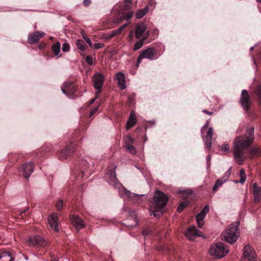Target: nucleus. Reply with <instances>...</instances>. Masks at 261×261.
Listing matches in <instances>:
<instances>
[{
  "mask_svg": "<svg viewBox=\"0 0 261 261\" xmlns=\"http://www.w3.org/2000/svg\"><path fill=\"white\" fill-rule=\"evenodd\" d=\"M28 243L31 246L44 247L47 245V242L40 236L31 237L28 240Z\"/></svg>",
  "mask_w": 261,
  "mask_h": 261,
  "instance_id": "nucleus-11",
  "label": "nucleus"
},
{
  "mask_svg": "<svg viewBox=\"0 0 261 261\" xmlns=\"http://www.w3.org/2000/svg\"><path fill=\"white\" fill-rule=\"evenodd\" d=\"M134 139L131 137L130 136H127L124 139V142L125 144L126 145H128V144L131 145L134 143Z\"/></svg>",
  "mask_w": 261,
  "mask_h": 261,
  "instance_id": "nucleus-34",
  "label": "nucleus"
},
{
  "mask_svg": "<svg viewBox=\"0 0 261 261\" xmlns=\"http://www.w3.org/2000/svg\"><path fill=\"white\" fill-rule=\"evenodd\" d=\"M45 34L41 31H36L31 34L28 36V42L30 44H34L39 41V40L43 38Z\"/></svg>",
  "mask_w": 261,
  "mask_h": 261,
  "instance_id": "nucleus-14",
  "label": "nucleus"
},
{
  "mask_svg": "<svg viewBox=\"0 0 261 261\" xmlns=\"http://www.w3.org/2000/svg\"><path fill=\"white\" fill-rule=\"evenodd\" d=\"M213 135V130L212 127H210L207 132L205 138V145L208 149H210L212 146V141Z\"/></svg>",
  "mask_w": 261,
  "mask_h": 261,
  "instance_id": "nucleus-18",
  "label": "nucleus"
},
{
  "mask_svg": "<svg viewBox=\"0 0 261 261\" xmlns=\"http://www.w3.org/2000/svg\"><path fill=\"white\" fill-rule=\"evenodd\" d=\"M256 1L259 2V3H261V0H256Z\"/></svg>",
  "mask_w": 261,
  "mask_h": 261,
  "instance_id": "nucleus-59",
  "label": "nucleus"
},
{
  "mask_svg": "<svg viewBox=\"0 0 261 261\" xmlns=\"http://www.w3.org/2000/svg\"><path fill=\"white\" fill-rule=\"evenodd\" d=\"M70 220L72 225L77 229H80L85 227L83 220L79 218V216L72 215L70 217Z\"/></svg>",
  "mask_w": 261,
  "mask_h": 261,
  "instance_id": "nucleus-15",
  "label": "nucleus"
},
{
  "mask_svg": "<svg viewBox=\"0 0 261 261\" xmlns=\"http://www.w3.org/2000/svg\"><path fill=\"white\" fill-rule=\"evenodd\" d=\"M246 179V176L245 170L244 169H241L240 170V180L239 182L243 184L245 182Z\"/></svg>",
  "mask_w": 261,
  "mask_h": 261,
  "instance_id": "nucleus-32",
  "label": "nucleus"
},
{
  "mask_svg": "<svg viewBox=\"0 0 261 261\" xmlns=\"http://www.w3.org/2000/svg\"><path fill=\"white\" fill-rule=\"evenodd\" d=\"M104 46V45L103 44H101V43H95L94 45V48L95 49H99V48H102L103 46Z\"/></svg>",
  "mask_w": 261,
  "mask_h": 261,
  "instance_id": "nucleus-46",
  "label": "nucleus"
},
{
  "mask_svg": "<svg viewBox=\"0 0 261 261\" xmlns=\"http://www.w3.org/2000/svg\"><path fill=\"white\" fill-rule=\"evenodd\" d=\"M137 223L135 219H134V223L132 225L125 224L127 227L132 228L137 226Z\"/></svg>",
  "mask_w": 261,
  "mask_h": 261,
  "instance_id": "nucleus-47",
  "label": "nucleus"
},
{
  "mask_svg": "<svg viewBox=\"0 0 261 261\" xmlns=\"http://www.w3.org/2000/svg\"><path fill=\"white\" fill-rule=\"evenodd\" d=\"M198 227L201 228L204 224L203 221H197Z\"/></svg>",
  "mask_w": 261,
  "mask_h": 261,
  "instance_id": "nucleus-50",
  "label": "nucleus"
},
{
  "mask_svg": "<svg viewBox=\"0 0 261 261\" xmlns=\"http://www.w3.org/2000/svg\"><path fill=\"white\" fill-rule=\"evenodd\" d=\"M126 194H127L128 195H129V194H130V193L129 192H127L126 193Z\"/></svg>",
  "mask_w": 261,
  "mask_h": 261,
  "instance_id": "nucleus-58",
  "label": "nucleus"
},
{
  "mask_svg": "<svg viewBox=\"0 0 261 261\" xmlns=\"http://www.w3.org/2000/svg\"><path fill=\"white\" fill-rule=\"evenodd\" d=\"M253 195L255 203H259L261 199V187L257 183L253 185Z\"/></svg>",
  "mask_w": 261,
  "mask_h": 261,
  "instance_id": "nucleus-17",
  "label": "nucleus"
},
{
  "mask_svg": "<svg viewBox=\"0 0 261 261\" xmlns=\"http://www.w3.org/2000/svg\"><path fill=\"white\" fill-rule=\"evenodd\" d=\"M148 7L147 6L145 7L143 9L139 10L136 14V17L138 19H141L143 18V17L148 12Z\"/></svg>",
  "mask_w": 261,
  "mask_h": 261,
  "instance_id": "nucleus-22",
  "label": "nucleus"
},
{
  "mask_svg": "<svg viewBox=\"0 0 261 261\" xmlns=\"http://www.w3.org/2000/svg\"><path fill=\"white\" fill-rule=\"evenodd\" d=\"M70 84V83H65L64 84V85H65V87H69Z\"/></svg>",
  "mask_w": 261,
  "mask_h": 261,
  "instance_id": "nucleus-55",
  "label": "nucleus"
},
{
  "mask_svg": "<svg viewBox=\"0 0 261 261\" xmlns=\"http://www.w3.org/2000/svg\"><path fill=\"white\" fill-rule=\"evenodd\" d=\"M105 78L103 75L99 72L95 73L92 77V82L94 88L97 90L96 95L101 92L102 87L103 85Z\"/></svg>",
  "mask_w": 261,
  "mask_h": 261,
  "instance_id": "nucleus-8",
  "label": "nucleus"
},
{
  "mask_svg": "<svg viewBox=\"0 0 261 261\" xmlns=\"http://www.w3.org/2000/svg\"><path fill=\"white\" fill-rule=\"evenodd\" d=\"M144 58H146L150 60L158 59V57H156V51L153 48H148L146 50L142 51L137 59L136 63L137 67H138L139 64Z\"/></svg>",
  "mask_w": 261,
  "mask_h": 261,
  "instance_id": "nucleus-5",
  "label": "nucleus"
},
{
  "mask_svg": "<svg viewBox=\"0 0 261 261\" xmlns=\"http://www.w3.org/2000/svg\"><path fill=\"white\" fill-rule=\"evenodd\" d=\"M254 130L253 126H248L246 128L244 135L238 137L234 140V158L239 165L243 164L246 159L245 153L255 139Z\"/></svg>",
  "mask_w": 261,
  "mask_h": 261,
  "instance_id": "nucleus-1",
  "label": "nucleus"
},
{
  "mask_svg": "<svg viewBox=\"0 0 261 261\" xmlns=\"http://www.w3.org/2000/svg\"><path fill=\"white\" fill-rule=\"evenodd\" d=\"M122 31H121V29H118L115 30H113L111 31L108 35L109 38H112L117 35H118L121 33Z\"/></svg>",
  "mask_w": 261,
  "mask_h": 261,
  "instance_id": "nucleus-29",
  "label": "nucleus"
},
{
  "mask_svg": "<svg viewBox=\"0 0 261 261\" xmlns=\"http://www.w3.org/2000/svg\"><path fill=\"white\" fill-rule=\"evenodd\" d=\"M168 198L166 195L160 191H156L154 195V207L161 210L166 205Z\"/></svg>",
  "mask_w": 261,
  "mask_h": 261,
  "instance_id": "nucleus-4",
  "label": "nucleus"
},
{
  "mask_svg": "<svg viewBox=\"0 0 261 261\" xmlns=\"http://www.w3.org/2000/svg\"><path fill=\"white\" fill-rule=\"evenodd\" d=\"M0 261H13L10 252L4 251L0 253Z\"/></svg>",
  "mask_w": 261,
  "mask_h": 261,
  "instance_id": "nucleus-21",
  "label": "nucleus"
},
{
  "mask_svg": "<svg viewBox=\"0 0 261 261\" xmlns=\"http://www.w3.org/2000/svg\"><path fill=\"white\" fill-rule=\"evenodd\" d=\"M137 119L135 114L131 112L129 118L126 122V128L130 129L136 123Z\"/></svg>",
  "mask_w": 261,
  "mask_h": 261,
  "instance_id": "nucleus-20",
  "label": "nucleus"
},
{
  "mask_svg": "<svg viewBox=\"0 0 261 261\" xmlns=\"http://www.w3.org/2000/svg\"><path fill=\"white\" fill-rule=\"evenodd\" d=\"M76 45L77 48L82 51H85L86 50V45L85 44L84 41L83 40H77Z\"/></svg>",
  "mask_w": 261,
  "mask_h": 261,
  "instance_id": "nucleus-26",
  "label": "nucleus"
},
{
  "mask_svg": "<svg viewBox=\"0 0 261 261\" xmlns=\"http://www.w3.org/2000/svg\"><path fill=\"white\" fill-rule=\"evenodd\" d=\"M254 49V47H251L250 48V51H252Z\"/></svg>",
  "mask_w": 261,
  "mask_h": 261,
  "instance_id": "nucleus-57",
  "label": "nucleus"
},
{
  "mask_svg": "<svg viewBox=\"0 0 261 261\" xmlns=\"http://www.w3.org/2000/svg\"><path fill=\"white\" fill-rule=\"evenodd\" d=\"M29 208H27L25 210L20 212L19 215L21 218H23V217L25 215V213L28 211Z\"/></svg>",
  "mask_w": 261,
  "mask_h": 261,
  "instance_id": "nucleus-48",
  "label": "nucleus"
},
{
  "mask_svg": "<svg viewBox=\"0 0 261 261\" xmlns=\"http://www.w3.org/2000/svg\"><path fill=\"white\" fill-rule=\"evenodd\" d=\"M51 49L55 55H58L61 49V45L60 42H57L54 43L51 47Z\"/></svg>",
  "mask_w": 261,
  "mask_h": 261,
  "instance_id": "nucleus-23",
  "label": "nucleus"
},
{
  "mask_svg": "<svg viewBox=\"0 0 261 261\" xmlns=\"http://www.w3.org/2000/svg\"><path fill=\"white\" fill-rule=\"evenodd\" d=\"M147 26L144 23H137L136 26V38L146 40L149 36V31H146Z\"/></svg>",
  "mask_w": 261,
  "mask_h": 261,
  "instance_id": "nucleus-6",
  "label": "nucleus"
},
{
  "mask_svg": "<svg viewBox=\"0 0 261 261\" xmlns=\"http://www.w3.org/2000/svg\"><path fill=\"white\" fill-rule=\"evenodd\" d=\"M205 216L203 215V214L199 213L197 216H196V220L197 221H203L204 219L205 218Z\"/></svg>",
  "mask_w": 261,
  "mask_h": 261,
  "instance_id": "nucleus-42",
  "label": "nucleus"
},
{
  "mask_svg": "<svg viewBox=\"0 0 261 261\" xmlns=\"http://www.w3.org/2000/svg\"><path fill=\"white\" fill-rule=\"evenodd\" d=\"M202 112L204 113H206V114L208 115H211L213 114V112H209L207 110H203L202 111Z\"/></svg>",
  "mask_w": 261,
  "mask_h": 261,
  "instance_id": "nucleus-52",
  "label": "nucleus"
},
{
  "mask_svg": "<svg viewBox=\"0 0 261 261\" xmlns=\"http://www.w3.org/2000/svg\"><path fill=\"white\" fill-rule=\"evenodd\" d=\"M96 98H97V97H95L94 98H93V99H91L90 102H89V104L90 105L93 104L94 102V101H95V100Z\"/></svg>",
  "mask_w": 261,
  "mask_h": 261,
  "instance_id": "nucleus-54",
  "label": "nucleus"
},
{
  "mask_svg": "<svg viewBox=\"0 0 261 261\" xmlns=\"http://www.w3.org/2000/svg\"><path fill=\"white\" fill-rule=\"evenodd\" d=\"M207 159L209 160V159H210V157L209 156H208L207 157Z\"/></svg>",
  "mask_w": 261,
  "mask_h": 261,
  "instance_id": "nucleus-60",
  "label": "nucleus"
},
{
  "mask_svg": "<svg viewBox=\"0 0 261 261\" xmlns=\"http://www.w3.org/2000/svg\"><path fill=\"white\" fill-rule=\"evenodd\" d=\"M62 92L66 95H68L67 92L69 91L68 90H66L65 89L62 88H61Z\"/></svg>",
  "mask_w": 261,
  "mask_h": 261,
  "instance_id": "nucleus-53",
  "label": "nucleus"
},
{
  "mask_svg": "<svg viewBox=\"0 0 261 261\" xmlns=\"http://www.w3.org/2000/svg\"><path fill=\"white\" fill-rule=\"evenodd\" d=\"M126 147L127 151L130 152V153L135 154L136 153L135 148L132 144H128V145H126Z\"/></svg>",
  "mask_w": 261,
  "mask_h": 261,
  "instance_id": "nucleus-35",
  "label": "nucleus"
},
{
  "mask_svg": "<svg viewBox=\"0 0 261 261\" xmlns=\"http://www.w3.org/2000/svg\"><path fill=\"white\" fill-rule=\"evenodd\" d=\"M99 106H97L93 109H92L90 113V117L93 116L98 110Z\"/></svg>",
  "mask_w": 261,
  "mask_h": 261,
  "instance_id": "nucleus-44",
  "label": "nucleus"
},
{
  "mask_svg": "<svg viewBox=\"0 0 261 261\" xmlns=\"http://www.w3.org/2000/svg\"><path fill=\"white\" fill-rule=\"evenodd\" d=\"M142 233L144 237H146L151 233V230L148 228L145 229L142 231Z\"/></svg>",
  "mask_w": 261,
  "mask_h": 261,
  "instance_id": "nucleus-40",
  "label": "nucleus"
},
{
  "mask_svg": "<svg viewBox=\"0 0 261 261\" xmlns=\"http://www.w3.org/2000/svg\"><path fill=\"white\" fill-rule=\"evenodd\" d=\"M133 16V12L132 11H129L126 13V14H124L122 16V19H125V20H129Z\"/></svg>",
  "mask_w": 261,
  "mask_h": 261,
  "instance_id": "nucleus-33",
  "label": "nucleus"
},
{
  "mask_svg": "<svg viewBox=\"0 0 261 261\" xmlns=\"http://www.w3.org/2000/svg\"><path fill=\"white\" fill-rule=\"evenodd\" d=\"M208 122H206V124L203 126L202 128H204L207 127V126H208Z\"/></svg>",
  "mask_w": 261,
  "mask_h": 261,
  "instance_id": "nucleus-56",
  "label": "nucleus"
},
{
  "mask_svg": "<svg viewBox=\"0 0 261 261\" xmlns=\"http://www.w3.org/2000/svg\"><path fill=\"white\" fill-rule=\"evenodd\" d=\"M70 49V46L67 43H64L62 45V49L64 52L67 51Z\"/></svg>",
  "mask_w": 261,
  "mask_h": 261,
  "instance_id": "nucleus-39",
  "label": "nucleus"
},
{
  "mask_svg": "<svg viewBox=\"0 0 261 261\" xmlns=\"http://www.w3.org/2000/svg\"><path fill=\"white\" fill-rule=\"evenodd\" d=\"M116 79L118 81V85L121 90H124L126 88L125 77L123 73L118 72L116 74Z\"/></svg>",
  "mask_w": 261,
  "mask_h": 261,
  "instance_id": "nucleus-19",
  "label": "nucleus"
},
{
  "mask_svg": "<svg viewBox=\"0 0 261 261\" xmlns=\"http://www.w3.org/2000/svg\"><path fill=\"white\" fill-rule=\"evenodd\" d=\"M226 181V179L223 178L218 179L213 188V192H216L217 191L218 188L220 187L223 183Z\"/></svg>",
  "mask_w": 261,
  "mask_h": 261,
  "instance_id": "nucleus-24",
  "label": "nucleus"
},
{
  "mask_svg": "<svg viewBox=\"0 0 261 261\" xmlns=\"http://www.w3.org/2000/svg\"><path fill=\"white\" fill-rule=\"evenodd\" d=\"M239 102L243 110L246 112H248L251 105V101L249 93L246 90L242 91Z\"/></svg>",
  "mask_w": 261,
  "mask_h": 261,
  "instance_id": "nucleus-7",
  "label": "nucleus"
},
{
  "mask_svg": "<svg viewBox=\"0 0 261 261\" xmlns=\"http://www.w3.org/2000/svg\"><path fill=\"white\" fill-rule=\"evenodd\" d=\"M86 62L87 63V64L89 65H92L93 63V58L90 56H87L85 59Z\"/></svg>",
  "mask_w": 261,
  "mask_h": 261,
  "instance_id": "nucleus-38",
  "label": "nucleus"
},
{
  "mask_svg": "<svg viewBox=\"0 0 261 261\" xmlns=\"http://www.w3.org/2000/svg\"><path fill=\"white\" fill-rule=\"evenodd\" d=\"M201 231L197 230L194 226L189 227L185 231V236L191 241L194 240L198 237L201 236Z\"/></svg>",
  "mask_w": 261,
  "mask_h": 261,
  "instance_id": "nucleus-9",
  "label": "nucleus"
},
{
  "mask_svg": "<svg viewBox=\"0 0 261 261\" xmlns=\"http://www.w3.org/2000/svg\"><path fill=\"white\" fill-rule=\"evenodd\" d=\"M74 144H71L67 146L66 148L61 150L59 152L58 156L60 160H64L70 156L74 151Z\"/></svg>",
  "mask_w": 261,
  "mask_h": 261,
  "instance_id": "nucleus-12",
  "label": "nucleus"
},
{
  "mask_svg": "<svg viewBox=\"0 0 261 261\" xmlns=\"http://www.w3.org/2000/svg\"><path fill=\"white\" fill-rule=\"evenodd\" d=\"M124 3L123 10H129L131 8V5L132 4V0H125Z\"/></svg>",
  "mask_w": 261,
  "mask_h": 261,
  "instance_id": "nucleus-31",
  "label": "nucleus"
},
{
  "mask_svg": "<svg viewBox=\"0 0 261 261\" xmlns=\"http://www.w3.org/2000/svg\"><path fill=\"white\" fill-rule=\"evenodd\" d=\"M208 211H209V207L208 205H206L202 209V210L200 212V213L205 216L206 214L208 212Z\"/></svg>",
  "mask_w": 261,
  "mask_h": 261,
  "instance_id": "nucleus-41",
  "label": "nucleus"
},
{
  "mask_svg": "<svg viewBox=\"0 0 261 261\" xmlns=\"http://www.w3.org/2000/svg\"><path fill=\"white\" fill-rule=\"evenodd\" d=\"M228 252L229 250L225 247V244L220 242L212 244L208 249L210 254L217 259L222 258Z\"/></svg>",
  "mask_w": 261,
  "mask_h": 261,
  "instance_id": "nucleus-3",
  "label": "nucleus"
},
{
  "mask_svg": "<svg viewBox=\"0 0 261 261\" xmlns=\"http://www.w3.org/2000/svg\"><path fill=\"white\" fill-rule=\"evenodd\" d=\"M23 176L28 178L34 171V165L32 162H29L23 165Z\"/></svg>",
  "mask_w": 261,
  "mask_h": 261,
  "instance_id": "nucleus-16",
  "label": "nucleus"
},
{
  "mask_svg": "<svg viewBox=\"0 0 261 261\" xmlns=\"http://www.w3.org/2000/svg\"><path fill=\"white\" fill-rule=\"evenodd\" d=\"M85 173V172H82V174H84Z\"/></svg>",
  "mask_w": 261,
  "mask_h": 261,
  "instance_id": "nucleus-61",
  "label": "nucleus"
},
{
  "mask_svg": "<svg viewBox=\"0 0 261 261\" xmlns=\"http://www.w3.org/2000/svg\"><path fill=\"white\" fill-rule=\"evenodd\" d=\"M130 24V22H127L124 24H123V25H122L121 27H120L119 28V29H121V31H122V30L125 28L126 27H127L129 24Z\"/></svg>",
  "mask_w": 261,
  "mask_h": 261,
  "instance_id": "nucleus-51",
  "label": "nucleus"
},
{
  "mask_svg": "<svg viewBox=\"0 0 261 261\" xmlns=\"http://www.w3.org/2000/svg\"><path fill=\"white\" fill-rule=\"evenodd\" d=\"M221 150L223 151H228L229 150V146L228 144H223L221 147Z\"/></svg>",
  "mask_w": 261,
  "mask_h": 261,
  "instance_id": "nucleus-43",
  "label": "nucleus"
},
{
  "mask_svg": "<svg viewBox=\"0 0 261 261\" xmlns=\"http://www.w3.org/2000/svg\"><path fill=\"white\" fill-rule=\"evenodd\" d=\"M91 4V0H84L83 2V5L85 7L89 6Z\"/></svg>",
  "mask_w": 261,
  "mask_h": 261,
  "instance_id": "nucleus-49",
  "label": "nucleus"
},
{
  "mask_svg": "<svg viewBox=\"0 0 261 261\" xmlns=\"http://www.w3.org/2000/svg\"><path fill=\"white\" fill-rule=\"evenodd\" d=\"M258 150H259V148H252L251 150H250V154L252 155H254L257 153H258Z\"/></svg>",
  "mask_w": 261,
  "mask_h": 261,
  "instance_id": "nucleus-45",
  "label": "nucleus"
},
{
  "mask_svg": "<svg viewBox=\"0 0 261 261\" xmlns=\"http://www.w3.org/2000/svg\"><path fill=\"white\" fill-rule=\"evenodd\" d=\"M189 202L188 201H186L181 202L177 207V211L178 213H181L183 210L188 206Z\"/></svg>",
  "mask_w": 261,
  "mask_h": 261,
  "instance_id": "nucleus-28",
  "label": "nucleus"
},
{
  "mask_svg": "<svg viewBox=\"0 0 261 261\" xmlns=\"http://www.w3.org/2000/svg\"><path fill=\"white\" fill-rule=\"evenodd\" d=\"M145 40H144L143 39H140L139 41L136 42V43L134 44L133 47V50L136 51L140 48H141L143 45L144 41Z\"/></svg>",
  "mask_w": 261,
  "mask_h": 261,
  "instance_id": "nucleus-27",
  "label": "nucleus"
},
{
  "mask_svg": "<svg viewBox=\"0 0 261 261\" xmlns=\"http://www.w3.org/2000/svg\"><path fill=\"white\" fill-rule=\"evenodd\" d=\"M48 221L50 228L56 232L59 231V222L57 214L52 213L50 214L48 217Z\"/></svg>",
  "mask_w": 261,
  "mask_h": 261,
  "instance_id": "nucleus-13",
  "label": "nucleus"
},
{
  "mask_svg": "<svg viewBox=\"0 0 261 261\" xmlns=\"http://www.w3.org/2000/svg\"><path fill=\"white\" fill-rule=\"evenodd\" d=\"M56 207L58 210L61 211L63 206V202L62 199L58 200L56 203Z\"/></svg>",
  "mask_w": 261,
  "mask_h": 261,
  "instance_id": "nucleus-36",
  "label": "nucleus"
},
{
  "mask_svg": "<svg viewBox=\"0 0 261 261\" xmlns=\"http://www.w3.org/2000/svg\"><path fill=\"white\" fill-rule=\"evenodd\" d=\"M243 255L244 258L242 261H256L254 250L252 247L249 245L245 246Z\"/></svg>",
  "mask_w": 261,
  "mask_h": 261,
  "instance_id": "nucleus-10",
  "label": "nucleus"
},
{
  "mask_svg": "<svg viewBox=\"0 0 261 261\" xmlns=\"http://www.w3.org/2000/svg\"><path fill=\"white\" fill-rule=\"evenodd\" d=\"M83 37L85 40L86 42L88 44V45L91 47H92V43L90 40V39L86 35V34L82 35Z\"/></svg>",
  "mask_w": 261,
  "mask_h": 261,
  "instance_id": "nucleus-37",
  "label": "nucleus"
},
{
  "mask_svg": "<svg viewBox=\"0 0 261 261\" xmlns=\"http://www.w3.org/2000/svg\"><path fill=\"white\" fill-rule=\"evenodd\" d=\"M240 225L239 221H236L230 224L223 233L224 240L230 243L233 244L236 242L239 236L238 228Z\"/></svg>",
  "mask_w": 261,
  "mask_h": 261,
  "instance_id": "nucleus-2",
  "label": "nucleus"
},
{
  "mask_svg": "<svg viewBox=\"0 0 261 261\" xmlns=\"http://www.w3.org/2000/svg\"><path fill=\"white\" fill-rule=\"evenodd\" d=\"M149 211L150 213V215H152L154 216V217H160V215H162L161 210H159L154 206H153V207L151 206V208H150Z\"/></svg>",
  "mask_w": 261,
  "mask_h": 261,
  "instance_id": "nucleus-25",
  "label": "nucleus"
},
{
  "mask_svg": "<svg viewBox=\"0 0 261 261\" xmlns=\"http://www.w3.org/2000/svg\"><path fill=\"white\" fill-rule=\"evenodd\" d=\"M255 92L258 98V103L261 106V85L257 86Z\"/></svg>",
  "mask_w": 261,
  "mask_h": 261,
  "instance_id": "nucleus-30",
  "label": "nucleus"
}]
</instances>
